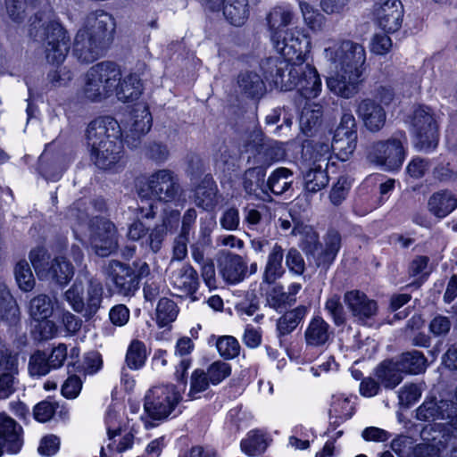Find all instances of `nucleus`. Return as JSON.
I'll return each instance as SVG.
<instances>
[{"instance_id": "32", "label": "nucleus", "mask_w": 457, "mask_h": 457, "mask_svg": "<svg viewBox=\"0 0 457 457\" xmlns=\"http://www.w3.org/2000/svg\"><path fill=\"white\" fill-rule=\"evenodd\" d=\"M284 251L282 247L275 244L268 255V260L263 274V282L268 284L274 283L282 277L285 270L282 265Z\"/></svg>"}, {"instance_id": "36", "label": "nucleus", "mask_w": 457, "mask_h": 457, "mask_svg": "<svg viewBox=\"0 0 457 457\" xmlns=\"http://www.w3.org/2000/svg\"><path fill=\"white\" fill-rule=\"evenodd\" d=\"M304 188L310 193H317L328 184V175L322 165H308V170L303 174Z\"/></svg>"}, {"instance_id": "4", "label": "nucleus", "mask_w": 457, "mask_h": 457, "mask_svg": "<svg viewBox=\"0 0 457 457\" xmlns=\"http://www.w3.org/2000/svg\"><path fill=\"white\" fill-rule=\"evenodd\" d=\"M294 14L287 6H276L267 15V26L270 40L280 57L295 58L309 53L311 41L300 28L284 29L293 20Z\"/></svg>"}, {"instance_id": "62", "label": "nucleus", "mask_w": 457, "mask_h": 457, "mask_svg": "<svg viewBox=\"0 0 457 457\" xmlns=\"http://www.w3.org/2000/svg\"><path fill=\"white\" fill-rule=\"evenodd\" d=\"M58 408V403L52 401H42L34 407V417L39 422L50 420Z\"/></svg>"}, {"instance_id": "15", "label": "nucleus", "mask_w": 457, "mask_h": 457, "mask_svg": "<svg viewBox=\"0 0 457 457\" xmlns=\"http://www.w3.org/2000/svg\"><path fill=\"white\" fill-rule=\"evenodd\" d=\"M103 270L116 294L132 296L138 290V279L130 266L117 260H110L104 264Z\"/></svg>"}, {"instance_id": "61", "label": "nucleus", "mask_w": 457, "mask_h": 457, "mask_svg": "<svg viewBox=\"0 0 457 457\" xmlns=\"http://www.w3.org/2000/svg\"><path fill=\"white\" fill-rule=\"evenodd\" d=\"M329 413L330 417L345 420L352 417L353 406L347 398L337 397L332 403Z\"/></svg>"}, {"instance_id": "22", "label": "nucleus", "mask_w": 457, "mask_h": 457, "mask_svg": "<svg viewBox=\"0 0 457 457\" xmlns=\"http://www.w3.org/2000/svg\"><path fill=\"white\" fill-rule=\"evenodd\" d=\"M357 113L370 131L380 130L386 122V112L383 107L371 99H363L357 107Z\"/></svg>"}, {"instance_id": "27", "label": "nucleus", "mask_w": 457, "mask_h": 457, "mask_svg": "<svg viewBox=\"0 0 457 457\" xmlns=\"http://www.w3.org/2000/svg\"><path fill=\"white\" fill-rule=\"evenodd\" d=\"M403 373L396 359L385 361L375 370L376 377L386 389L396 387L402 382Z\"/></svg>"}, {"instance_id": "54", "label": "nucleus", "mask_w": 457, "mask_h": 457, "mask_svg": "<svg viewBox=\"0 0 457 457\" xmlns=\"http://www.w3.org/2000/svg\"><path fill=\"white\" fill-rule=\"evenodd\" d=\"M52 369L45 353L38 351L31 355L29 362V371L31 376H45L48 374Z\"/></svg>"}, {"instance_id": "53", "label": "nucleus", "mask_w": 457, "mask_h": 457, "mask_svg": "<svg viewBox=\"0 0 457 457\" xmlns=\"http://www.w3.org/2000/svg\"><path fill=\"white\" fill-rule=\"evenodd\" d=\"M217 350L221 357L227 360L237 357L240 353V345L232 336H221L216 341Z\"/></svg>"}, {"instance_id": "19", "label": "nucleus", "mask_w": 457, "mask_h": 457, "mask_svg": "<svg viewBox=\"0 0 457 457\" xmlns=\"http://www.w3.org/2000/svg\"><path fill=\"white\" fill-rule=\"evenodd\" d=\"M18 358L0 342V400L10 397L16 390Z\"/></svg>"}, {"instance_id": "37", "label": "nucleus", "mask_w": 457, "mask_h": 457, "mask_svg": "<svg viewBox=\"0 0 457 457\" xmlns=\"http://www.w3.org/2000/svg\"><path fill=\"white\" fill-rule=\"evenodd\" d=\"M308 309L305 306H298L287 312L277 321V330L279 337L290 334L307 315Z\"/></svg>"}, {"instance_id": "48", "label": "nucleus", "mask_w": 457, "mask_h": 457, "mask_svg": "<svg viewBox=\"0 0 457 457\" xmlns=\"http://www.w3.org/2000/svg\"><path fill=\"white\" fill-rule=\"evenodd\" d=\"M246 267L238 256L227 261L221 269V274L228 282L236 284L240 282L245 274Z\"/></svg>"}, {"instance_id": "51", "label": "nucleus", "mask_w": 457, "mask_h": 457, "mask_svg": "<svg viewBox=\"0 0 457 457\" xmlns=\"http://www.w3.org/2000/svg\"><path fill=\"white\" fill-rule=\"evenodd\" d=\"M211 385L206 372L204 370H195L190 377V388L187 396L190 400L197 399L200 394L206 391Z\"/></svg>"}, {"instance_id": "44", "label": "nucleus", "mask_w": 457, "mask_h": 457, "mask_svg": "<svg viewBox=\"0 0 457 457\" xmlns=\"http://www.w3.org/2000/svg\"><path fill=\"white\" fill-rule=\"evenodd\" d=\"M357 134L350 133V136L337 137L334 135L331 149L336 153L337 158L343 162L347 161L356 148Z\"/></svg>"}, {"instance_id": "30", "label": "nucleus", "mask_w": 457, "mask_h": 457, "mask_svg": "<svg viewBox=\"0 0 457 457\" xmlns=\"http://www.w3.org/2000/svg\"><path fill=\"white\" fill-rule=\"evenodd\" d=\"M143 85L141 79L136 73H130L127 75L122 80L120 79V82L114 92L120 101L124 103L137 99L142 94Z\"/></svg>"}, {"instance_id": "50", "label": "nucleus", "mask_w": 457, "mask_h": 457, "mask_svg": "<svg viewBox=\"0 0 457 457\" xmlns=\"http://www.w3.org/2000/svg\"><path fill=\"white\" fill-rule=\"evenodd\" d=\"M14 276L19 287L24 292L34 288L35 278L29 263L22 260L17 262L14 268Z\"/></svg>"}, {"instance_id": "25", "label": "nucleus", "mask_w": 457, "mask_h": 457, "mask_svg": "<svg viewBox=\"0 0 457 457\" xmlns=\"http://www.w3.org/2000/svg\"><path fill=\"white\" fill-rule=\"evenodd\" d=\"M429 212L437 218H445L457 208V196L448 190L434 193L428 199Z\"/></svg>"}, {"instance_id": "49", "label": "nucleus", "mask_w": 457, "mask_h": 457, "mask_svg": "<svg viewBox=\"0 0 457 457\" xmlns=\"http://www.w3.org/2000/svg\"><path fill=\"white\" fill-rule=\"evenodd\" d=\"M146 356V349L144 343L134 340L127 351L126 363L131 370H139L144 366Z\"/></svg>"}, {"instance_id": "40", "label": "nucleus", "mask_w": 457, "mask_h": 457, "mask_svg": "<svg viewBox=\"0 0 457 457\" xmlns=\"http://www.w3.org/2000/svg\"><path fill=\"white\" fill-rule=\"evenodd\" d=\"M241 449L248 456H258L265 452L269 443L264 433L259 430L250 431L241 441Z\"/></svg>"}, {"instance_id": "7", "label": "nucleus", "mask_w": 457, "mask_h": 457, "mask_svg": "<svg viewBox=\"0 0 457 457\" xmlns=\"http://www.w3.org/2000/svg\"><path fill=\"white\" fill-rule=\"evenodd\" d=\"M182 400L181 391L173 384L154 386L145 395L144 410L155 420L167 419Z\"/></svg>"}, {"instance_id": "64", "label": "nucleus", "mask_w": 457, "mask_h": 457, "mask_svg": "<svg viewBox=\"0 0 457 457\" xmlns=\"http://www.w3.org/2000/svg\"><path fill=\"white\" fill-rule=\"evenodd\" d=\"M288 297V295L284 292L283 287L276 285L268 292L267 302L271 308L278 310L286 305Z\"/></svg>"}, {"instance_id": "57", "label": "nucleus", "mask_w": 457, "mask_h": 457, "mask_svg": "<svg viewBox=\"0 0 457 457\" xmlns=\"http://www.w3.org/2000/svg\"><path fill=\"white\" fill-rule=\"evenodd\" d=\"M422 395L421 384H405L398 391L399 403L404 406H410L416 403Z\"/></svg>"}, {"instance_id": "6", "label": "nucleus", "mask_w": 457, "mask_h": 457, "mask_svg": "<svg viewBox=\"0 0 457 457\" xmlns=\"http://www.w3.org/2000/svg\"><path fill=\"white\" fill-rule=\"evenodd\" d=\"M120 76V69L114 62H102L92 66L85 78V97L93 102L107 98L114 93Z\"/></svg>"}, {"instance_id": "45", "label": "nucleus", "mask_w": 457, "mask_h": 457, "mask_svg": "<svg viewBox=\"0 0 457 457\" xmlns=\"http://www.w3.org/2000/svg\"><path fill=\"white\" fill-rule=\"evenodd\" d=\"M249 165L245 172L243 186L247 195H254L257 189L264 185L266 170H263V166L258 164Z\"/></svg>"}, {"instance_id": "14", "label": "nucleus", "mask_w": 457, "mask_h": 457, "mask_svg": "<svg viewBox=\"0 0 457 457\" xmlns=\"http://www.w3.org/2000/svg\"><path fill=\"white\" fill-rule=\"evenodd\" d=\"M245 148L251 154L248 156V164L263 166L265 170L273 162L283 157V151L278 142L265 138L260 130L253 131Z\"/></svg>"}, {"instance_id": "29", "label": "nucleus", "mask_w": 457, "mask_h": 457, "mask_svg": "<svg viewBox=\"0 0 457 457\" xmlns=\"http://www.w3.org/2000/svg\"><path fill=\"white\" fill-rule=\"evenodd\" d=\"M217 193V186L213 179L204 178L195 190L194 202L204 210H212L218 203Z\"/></svg>"}, {"instance_id": "16", "label": "nucleus", "mask_w": 457, "mask_h": 457, "mask_svg": "<svg viewBox=\"0 0 457 457\" xmlns=\"http://www.w3.org/2000/svg\"><path fill=\"white\" fill-rule=\"evenodd\" d=\"M344 302L354 321L361 325H370L378 312L377 301L359 290L346 292Z\"/></svg>"}, {"instance_id": "26", "label": "nucleus", "mask_w": 457, "mask_h": 457, "mask_svg": "<svg viewBox=\"0 0 457 457\" xmlns=\"http://www.w3.org/2000/svg\"><path fill=\"white\" fill-rule=\"evenodd\" d=\"M331 150L328 140L312 141L303 145V156L304 161L308 162L307 165L317 166V164H320L322 168H327Z\"/></svg>"}, {"instance_id": "9", "label": "nucleus", "mask_w": 457, "mask_h": 457, "mask_svg": "<svg viewBox=\"0 0 457 457\" xmlns=\"http://www.w3.org/2000/svg\"><path fill=\"white\" fill-rule=\"evenodd\" d=\"M87 296L84 301V285L77 278L73 285L65 292V300L76 312L85 311V316L91 317L100 308L103 299V286L99 279L90 278L87 280Z\"/></svg>"}, {"instance_id": "13", "label": "nucleus", "mask_w": 457, "mask_h": 457, "mask_svg": "<svg viewBox=\"0 0 457 457\" xmlns=\"http://www.w3.org/2000/svg\"><path fill=\"white\" fill-rule=\"evenodd\" d=\"M152 115L145 104H137L122 121L121 137L130 148L140 144L142 137L146 135L152 127Z\"/></svg>"}, {"instance_id": "31", "label": "nucleus", "mask_w": 457, "mask_h": 457, "mask_svg": "<svg viewBox=\"0 0 457 457\" xmlns=\"http://www.w3.org/2000/svg\"><path fill=\"white\" fill-rule=\"evenodd\" d=\"M178 216V213H174L165 218L162 224L156 225L149 233L145 242L154 253H157L161 249L167 233L177 228Z\"/></svg>"}, {"instance_id": "55", "label": "nucleus", "mask_w": 457, "mask_h": 457, "mask_svg": "<svg viewBox=\"0 0 457 457\" xmlns=\"http://www.w3.org/2000/svg\"><path fill=\"white\" fill-rule=\"evenodd\" d=\"M0 306L4 311L6 319H17L19 315L18 305L4 284H0Z\"/></svg>"}, {"instance_id": "2", "label": "nucleus", "mask_w": 457, "mask_h": 457, "mask_svg": "<svg viewBox=\"0 0 457 457\" xmlns=\"http://www.w3.org/2000/svg\"><path fill=\"white\" fill-rule=\"evenodd\" d=\"M308 53L295 58L270 57L261 64L265 79L276 88H295L305 99L316 98L321 92L320 76L314 66L305 63Z\"/></svg>"}, {"instance_id": "41", "label": "nucleus", "mask_w": 457, "mask_h": 457, "mask_svg": "<svg viewBox=\"0 0 457 457\" xmlns=\"http://www.w3.org/2000/svg\"><path fill=\"white\" fill-rule=\"evenodd\" d=\"M112 17L104 12L92 15L87 19V26L82 29H88L93 32L94 37L104 44L107 32L112 29Z\"/></svg>"}, {"instance_id": "56", "label": "nucleus", "mask_w": 457, "mask_h": 457, "mask_svg": "<svg viewBox=\"0 0 457 457\" xmlns=\"http://www.w3.org/2000/svg\"><path fill=\"white\" fill-rule=\"evenodd\" d=\"M212 385L216 386L231 374V366L222 361L212 362L205 371Z\"/></svg>"}, {"instance_id": "8", "label": "nucleus", "mask_w": 457, "mask_h": 457, "mask_svg": "<svg viewBox=\"0 0 457 457\" xmlns=\"http://www.w3.org/2000/svg\"><path fill=\"white\" fill-rule=\"evenodd\" d=\"M407 143L405 133L397 132L386 141L370 145L368 149V158L388 170H399L405 159Z\"/></svg>"}, {"instance_id": "59", "label": "nucleus", "mask_w": 457, "mask_h": 457, "mask_svg": "<svg viewBox=\"0 0 457 457\" xmlns=\"http://www.w3.org/2000/svg\"><path fill=\"white\" fill-rule=\"evenodd\" d=\"M111 443L108 444V448L116 451L117 453H123L130 449L134 443V435L131 432H125L121 434L120 429L116 430V436L109 439Z\"/></svg>"}, {"instance_id": "21", "label": "nucleus", "mask_w": 457, "mask_h": 457, "mask_svg": "<svg viewBox=\"0 0 457 457\" xmlns=\"http://www.w3.org/2000/svg\"><path fill=\"white\" fill-rule=\"evenodd\" d=\"M170 283L179 294L182 295H193L199 287L197 271L189 264H182L173 270L169 277Z\"/></svg>"}, {"instance_id": "28", "label": "nucleus", "mask_w": 457, "mask_h": 457, "mask_svg": "<svg viewBox=\"0 0 457 457\" xmlns=\"http://www.w3.org/2000/svg\"><path fill=\"white\" fill-rule=\"evenodd\" d=\"M329 325L320 317H314L308 324L304 337L306 344L312 346H322L331 336Z\"/></svg>"}, {"instance_id": "42", "label": "nucleus", "mask_w": 457, "mask_h": 457, "mask_svg": "<svg viewBox=\"0 0 457 457\" xmlns=\"http://www.w3.org/2000/svg\"><path fill=\"white\" fill-rule=\"evenodd\" d=\"M293 182V172L285 167L276 169L269 177L267 186L270 190L281 195L286 192Z\"/></svg>"}, {"instance_id": "24", "label": "nucleus", "mask_w": 457, "mask_h": 457, "mask_svg": "<svg viewBox=\"0 0 457 457\" xmlns=\"http://www.w3.org/2000/svg\"><path fill=\"white\" fill-rule=\"evenodd\" d=\"M73 265L64 257L56 256L54 258L46 275L41 278L49 279L59 286H66L74 276Z\"/></svg>"}, {"instance_id": "20", "label": "nucleus", "mask_w": 457, "mask_h": 457, "mask_svg": "<svg viewBox=\"0 0 457 457\" xmlns=\"http://www.w3.org/2000/svg\"><path fill=\"white\" fill-rule=\"evenodd\" d=\"M104 45L88 29H79L73 43V55L82 63H90L102 56Z\"/></svg>"}, {"instance_id": "63", "label": "nucleus", "mask_w": 457, "mask_h": 457, "mask_svg": "<svg viewBox=\"0 0 457 457\" xmlns=\"http://www.w3.org/2000/svg\"><path fill=\"white\" fill-rule=\"evenodd\" d=\"M325 308L332 316L337 325L345 323L344 308L338 295H333L328 297L325 303Z\"/></svg>"}, {"instance_id": "1", "label": "nucleus", "mask_w": 457, "mask_h": 457, "mask_svg": "<svg viewBox=\"0 0 457 457\" xmlns=\"http://www.w3.org/2000/svg\"><path fill=\"white\" fill-rule=\"evenodd\" d=\"M322 54L333 71L326 79L329 91L345 99L356 96L366 79L364 46L350 39L329 38Z\"/></svg>"}, {"instance_id": "3", "label": "nucleus", "mask_w": 457, "mask_h": 457, "mask_svg": "<svg viewBox=\"0 0 457 457\" xmlns=\"http://www.w3.org/2000/svg\"><path fill=\"white\" fill-rule=\"evenodd\" d=\"M87 144L91 159L103 170H117L122 159L121 125L111 116L98 117L87 129Z\"/></svg>"}, {"instance_id": "5", "label": "nucleus", "mask_w": 457, "mask_h": 457, "mask_svg": "<svg viewBox=\"0 0 457 457\" xmlns=\"http://www.w3.org/2000/svg\"><path fill=\"white\" fill-rule=\"evenodd\" d=\"M29 36L36 41L43 42L46 57L49 62H62L69 51V37L59 22L53 19L51 12L36 15L30 20Z\"/></svg>"}, {"instance_id": "46", "label": "nucleus", "mask_w": 457, "mask_h": 457, "mask_svg": "<svg viewBox=\"0 0 457 457\" xmlns=\"http://www.w3.org/2000/svg\"><path fill=\"white\" fill-rule=\"evenodd\" d=\"M321 117V109L319 105L306 104L301 112L299 118V126L302 132L305 135L312 134L320 124Z\"/></svg>"}, {"instance_id": "39", "label": "nucleus", "mask_w": 457, "mask_h": 457, "mask_svg": "<svg viewBox=\"0 0 457 457\" xmlns=\"http://www.w3.org/2000/svg\"><path fill=\"white\" fill-rule=\"evenodd\" d=\"M223 14L232 25L245 24L249 15L248 0H226Z\"/></svg>"}, {"instance_id": "38", "label": "nucleus", "mask_w": 457, "mask_h": 457, "mask_svg": "<svg viewBox=\"0 0 457 457\" xmlns=\"http://www.w3.org/2000/svg\"><path fill=\"white\" fill-rule=\"evenodd\" d=\"M238 87L249 97H260L265 93V85L259 74L245 71L238 76Z\"/></svg>"}, {"instance_id": "58", "label": "nucleus", "mask_w": 457, "mask_h": 457, "mask_svg": "<svg viewBox=\"0 0 457 457\" xmlns=\"http://www.w3.org/2000/svg\"><path fill=\"white\" fill-rule=\"evenodd\" d=\"M299 7L305 24L311 29H317L320 28L322 15L318 10L305 1H300Z\"/></svg>"}, {"instance_id": "35", "label": "nucleus", "mask_w": 457, "mask_h": 457, "mask_svg": "<svg viewBox=\"0 0 457 457\" xmlns=\"http://www.w3.org/2000/svg\"><path fill=\"white\" fill-rule=\"evenodd\" d=\"M396 360L402 371L406 374H420L427 369V359L416 350L403 353Z\"/></svg>"}, {"instance_id": "34", "label": "nucleus", "mask_w": 457, "mask_h": 457, "mask_svg": "<svg viewBox=\"0 0 457 457\" xmlns=\"http://www.w3.org/2000/svg\"><path fill=\"white\" fill-rule=\"evenodd\" d=\"M325 248L317 257V265L327 269L335 260L340 247L341 236L335 229H329L324 237Z\"/></svg>"}, {"instance_id": "12", "label": "nucleus", "mask_w": 457, "mask_h": 457, "mask_svg": "<svg viewBox=\"0 0 457 457\" xmlns=\"http://www.w3.org/2000/svg\"><path fill=\"white\" fill-rule=\"evenodd\" d=\"M411 124L416 135L415 147L425 153L434 151L438 145V130L430 109L423 106L416 108Z\"/></svg>"}, {"instance_id": "60", "label": "nucleus", "mask_w": 457, "mask_h": 457, "mask_svg": "<svg viewBox=\"0 0 457 457\" xmlns=\"http://www.w3.org/2000/svg\"><path fill=\"white\" fill-rule=\"evenodd\" d=\"M350 187V183L346 178H339L330 190L329 199L331 204L335 206L340 205L346 198Z\"/></svg>"}, {"instance_id": "17", "label": "nucleus", "mask_w": 457, "mask_h": 457, "mask_svg": "<svg viewBox=\"0 0 457 457\" xmlns=\"http://www.w3.org/2000/svg\"><path fill=\"white\" fill-rule=\"evenodd\" d=\"M91 245L99 256H107L118 247L114 224L104 218H96L91 226Z\"/></svg>"}, {"instance_id": "10", "label": "nucleus", "mask_w": 457, "mask_h": 457, "mask_svg": "<svg viewBox=\"0 0 457 457\" xmlns=\"http://www.w3.org/2000/svg\"><path fill=\"white\" fill-rule=\"evenodd\" d=\"M180 192L179 179L173 171L166 169L152 173L139 191V196L144 199H156L170 203L177 199Z\"/></svg>"}, {"instance_id": "33", "label": "nucleus", "mask_w": 457, "mask_h": 457, "mask_svg": "<svg viewBox=\"0 0 457 457\" xmlns=\"http://www.w3.org/2000/svg\"><path fill=\"white\" fill-rule=\"evenodd\" d=\"M302 200H297L293 207L290 209V217L294 222V228L292 229V234L301 235L302 236V243L304 245V249L308 252L314 251L319 244V235L313 228L310 226H305L301 224L298 220L294 216V213L296 212V207L300 204Z\"/></svg>"}, {"instance_id": "47", "label": "nucleus", "mask_w": 457, "mask_h": 457, "mask_svg": "<svg viewBox=\"0 0 457 457\" xmlns=\"http://www.w3.org/2000/svg\"><path fill=\"white\" fill-rule=\"evenodd\" d=\"M29 310L30 316L34 320H46L52 315L54 303L48 295L41 294L30 300Z\"/></svg>"}, {"instance_id": "43", "label": "nucleus", "mask_w": 457, "mask_h": 457, "mask_svg": "<svg viewBox=\"0 0 457 457\" xmlns=\"http://www.w3.org/2000/svg\"><path fill=\"white\" fill-rule=\"evenodd\" d=\"M179 308L176 303L169 298H161L155 311L156 323L160 328H164L173 322L178 316Z\"/></svg>"}, {"instance_id": "18", "label": "nucleus", "mask_w": 457, "mask_h": 457, "mask_svg": "<svg viewBox=\"0 0 457 457\" xmlns=\"http://www.w3.org/2000/svg\"><path fill=\"white\" fill-rule=\"evenodd\" d=\"M404 10L400 0H385L374 5V15L380 29L387 33L400 29Z\"/></svg>"}, {"instance_id": "52", "label": "nucleus", "mask_w": 457, "mask_h": 457, "mask_svg": "<svg viewBox=\"0 0 457 457\" xmlns=\"http://www.w3.org/2000/svg\"><path fill=\"white\" fill-rule=\"evenodd\" d=\"M29 258L37 275L39 278L45 276L51 262L48 251L43 246L35 247L29 252Z\"/></svg>"}, {"instance_id": "23", "label": "nucleus", "mask_w": 457, "mask_h": 457, "mask_svg": "<svg viewBox=\"0 0 457 457\" xmlns=\"http://www.w3.org/2000/svg\"><path fill=\"white\" fill-rule=\"evenodd\" d=\"M21 431V427L13 419L0 414V439L12 453H18L22 445Z\"/></svg>"}, {"instance_id": "11", "label": "nucleus", "mask_w": 457, "mask_h": 457, "mask_svg": "<svg viewBox=\"0 0 457 457\" xmlns=\"http://www.w3.org/2000/svg\"><path fill=\"white\" fill-rule=\"evenodd\" d=\"M416 417L423 421H445L441 424L448 433L457 437V409L453 399L438 402L436 398H427L417 409Z\"/></svg>"}]
</instances>
